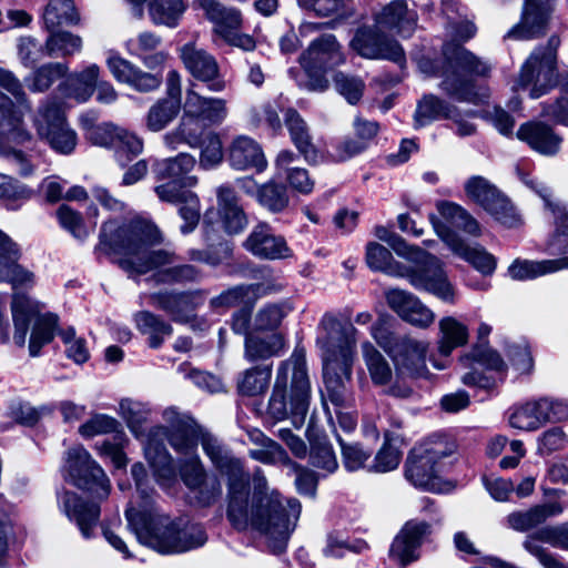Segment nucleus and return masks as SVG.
Segmentation results:
<instances>
[{
    "label": "nucleus",
    "mask_w": 568,
    "mask_h": 568,
    "mask_svg": "<svg viewBox=\"0 0 568 568\" xmlns=\"http://www.w3.org/2000/svg\"><path fill=\"white\" fill-rule=\"evenodd\" d=\"M135 323L143 334L150 336V346L153 348H158L162 344L163 338L172 334L171 325L150 312L136 314Z\"/></svg>",
    "instance_id": "55"
},
{
    "label": "nucleus",
    "mask_w": 568,
    "mask_h": 568,
    "mask_svg": "<svg viewBox=\"0 0 568 568\" xmlns=\"http://www.w3.org/2000/svg\"><path fill=\"white\" fill-rule=\"evenodd\" d=\"M311 382L303 347H295L290 358L277 367L267 412L276 420L291 418L300 428L308 412Z\"/></svg>",
    "instance_id": "6"
},
{
    "label": "nucleus",
    "mask_w": 568,
    "mask_h": 568,
    "mask_svg": "<svg viewBox=\"0 0 568 568\" xmlns=\"http://www.w3.org/2000/svg\"><path fill=\"white\" fill-rule=\"evenodd\" d=\"M38 314L39 312L32 317H36V321L29 341L31 356H38L41 348L53 339L59 322V317L53 313Z\"/></svg>",
    "instance_id": "51"
},
{
    "label": "nucleus",
    "mask_w": 568,
    "mask_h": 568,
    "mask_svg": "<svg viewBox=\"0 0 568 568\" xmlns=\"http://www.w3.org/2000/svg\"><path fill=\"white\" fill-rule=\"evenodd\" d=\"M40 139L47 141L57 152L70 154L77 145V134L68 125L61 104L48 100L42 103L33 118Z\"/></svg>",
    "instance_id": "15"
},
{
    "label": "nucleus",
    "mask_w": 568,
    "mask_h": 568,
    "mask_svg": "<svg viewBox=\"0 0 568 568\" xmlns=\"http://www.w3.org/2000/svg\"><path fill=\"white\" fill-rule=\"evenodd\" d=\"M178 471L195 506L207 508L221 499L223 494L221 479L206 470L202 459L195 458L191 463L178 462Z\"/></svg>",
    "instance_id": "17"
},
{
    "label": "nucleus",
    "mask_w": 568,
    "mask_h": 568,
    "mask_svg": "<svg viewBox=\"0 0 568 568\" xmlns=\"http://www.w3.org/2000/svg\"><path fill=\"white\" fill-rule=\"evenodd\" d=\"M193 8L202 10L205 18L214 24V32L227 44L252 51L254 39L240 33L242 14L236 8L225 7L219 0H194Z\"/></svg>",
    "instance_id": "16"
},
{
    "label": "nucleus",
    "mask_w": 568,
    "mask_h": 568,
    "mask_svg": "<svg viewBox=\"0 0 568 568\" xmlns=\"http://www.w3.org/2000/svg\"><path fill=\"white\" fill-rule=\"evenodd\" d=\"M229 163L237 171L255 170L262 172L267 161L262 146L254 139L240 135L235 138L229 149Z\"/></svg>",
    "instance_id": "32"
},
{
    "label": "nucleus",
    "mask_w": 568,
    "mask_h": 568,
    "mask_svg": "<svg viewBox=\"0 0 568 568\" xmlns=\"http://www.w3.org/2000/svg\"><path fill=\"white\" fill-rule=\"evenodd\" d=\"M417 13L410 11L405 0H394L375 14V27L409 37L415 30Z\"/></svg>",
    "instance_id": "31"
},
{
    "label": "nucleus",
    "mask_w": 568,
    "mask_h": 568,
    "mask_svg": "<svg viewBox=\"0 0 568 568\" xmlns=\"http://www.w3.org/2000/svg\"><path fill=\"white\" fill-rule=\"evenodd\" d=\"M100 74L98 64H90L83 71L70 74L60 85L64 95L78 102H87L93 94Z\"/></svg>",
    "instance_id": "41"
},
{
    "label": "nucleus",
    "mask_w": 568,
    "mask_h": 568,
    "mask_svg": "<svg viewBox=\"0 0 568 568\" xmlns=\"http://www.w3.org/2000/svg\"><path fill=\"white\" fill-rule=\"evenodd\" d=\"M49 57H67L80 52L82 39L67 31L51 32L47 39Z\"/></svg>",
    "instance_id": "61"
},
{
    "label": "nucleus",
    "mask_w": 568,
    "mask_h": 568,
    "mask_svg": "<svg viewBox=\"0 0 568 568\" xmlns=\"http://www.w3.org/2000/svg\"><path fill=\"white\" fill-rule=\"evenodd\" d=\"M440 338L438 351L443 356H449L453 349L463 346L468 341V328L453 316L443 317L439 321Z\"/></svg>",
    "instance_id": "47"
},
{
    "label": "nucleus",
    "mask_w": 568,
    "mask_h": 568,
    "mask_svg": "<svg viewBox=\"0 0 568 568\" xmlns=\"http://www.w3.org/2000/svg\"><path fill=\"white\" fill-rule=\"evenodd\" d=\"M428 343L402 336L387 353L393 359L397 374L422 376L426 369Z\"/></svg>",
    "instance_id": "26"
},
{
    "label": "nucleus",
    "mask_w": 568,
    "mask_h": 568,
    "mask_svg": "<svg viewBox=\"0 0 568 568\" xmlns=\"http://www.w3.org/2000/svg\"><path fill=\"white\" fill-rule=\"evenodd\" d=\"M179 52L184 68L194 79L205 83L210 91L224 90L225 82L220 77V67L213 54L194 42L183 44Z\"/></svg>",
    "instance_id": "19"
},
{
    "label": "nucleus",
    "mask_w": 568,
    "mask_h": 568,
    "mask_svg": "<svg viewBox=\"0 0 568 568\" xmlns=\"http://www.w3.org/2000/svg\"><path fill=\"white\" fill-rule=\"evenodd\" d=\"M298 61L310 77L308 89L323 92L328 88L326 73L344 64L346 57L336 37L327 33L312 40Z\"/></svg>",
    "instance_id": "11"
},
{
    "label": "nucleus",
    "mask_w": 568,
    "mask_h": 568,
    "mask_svg": "<svg viewBox=\"0 0 568 568\" xmlns=\"http://www.w3.org/2000/svg\"><path fill=\"white\" fill-rule=\"evenodd\" d=\"M105 63L118 82L125 83L139 92L155 91L162 83L161 74L143 71L114 50L108 51Z\"/></svg>",
    "instance_id": "21"
},
{
    "label": "nucleus",
    "mask_w": 568,
    "mask_h": 568,
    "mask_svg": "<svg viewBox=\"0 0 568 568\" xmlns=\"http://www.w3.org/2000/svg\"><path fill=\"white\" fill-rule=\"evenodd\" d=\"M521 181L544 200L545 206L554 214L556 232L549 242L551 251L568 246V212L565 207L551 200L550 190L542 183L535 181L528 174H521Z\"/></svg>",
    "instance_id": "33"
},
{
    "label": "nucleus",
    "mask_w": 568,
    "mask_h": 568,
    "mask_svg": "<svg viewBox=\"0 0 568 568\" xmlns=\"http://www.w3.org/2000/svg\"><path fill=\"white\" fill-rule=\"evenodd\" d=\"M471 361H474L481 367H486L487 369L497 373L499 377L495 378L494 376L484 374L483 372H479L478 368L474 367L470 372L466 373L462 377V381L465 385L478 386L484 389H491L498 383L504 381V376L507 371V365L496 351L474 349L470 355H466L460 358V362L465 366H468Z\"/></svg>",
    "instance_id": "25"
},
{
    "label": "nucleus",
    "mask_w": 568,
    "mask_h": 568,
    "mask_svg": "<svg viewBox=\"0 0 568 568\" xmlns=\"http://www.w3.org/2000/svg\"><path fill=\"white\" fill-rule=\"evenodd\" d=\"M196 160L189 153H180L176 156L158 160L153 165L154 178L158 181H175L181 186H195L197 178L190 175Z\"/></svg>",
    "instance_id": "37"
},
{
    "label": "nucleus",
    "mask_w": 568,
    "mask_h": 568,
    "mask_svg": "<svg viewBox=\"0 0 568 568\" xmlns=\"http://www.w3.org/2000/svg\"><path fill=\"white\" fill-rule=\"evenodd\" d=\"M62 471L65 480L78 488L94 494L99 499L108 498L110 480L82 445H74L65 450Z\"/></svg>",
    "instance_id": "13"
},
{
    "label": "nucleus",
    "mask_w": 568,
    "mask_h": 568,
    "mask_svg": "<svg viewBox=\"0 0 568 568\" xmlns=\"http://www.w3.org/2000/svg\"><path fill=\"white\" fill-rule=\"evenodd\" d=\"M464 191L467 199L483 207L503 225L515 227L520 223V216L509 199L486 178L480 175L469 178L464 184Z\"/></svg>",
    "instance_id": "14"
},
{
    "label": "nucleus",
    "mask_w": 568,
    "mask_h": 568,
    "mask_svg": "<svg viewBox=\"0 0 568 568\" xmlns=\"http://www.w3.org/2000/svg\"><path fill=\"white\" fill-rule=\"evenodd\" d=\"M20 258H13L3 265L0 273V282L10 283L13 288L11 313L14 324L13 341L18 346H24L32 317L40 312L41 304L29 295L20 293L19 288H31L36 284L34 274L18 263Z\"/></svg>",
    "instance_id": "10"
},
{
    "label": "nucleus",
    "mask_w": 568,
    "mask_h": 568,
    "mask_svg": "<svg viewBox=\"0 0 568 568\" xmlns=\"http://www.w3.org/2000/svg\"><path fill=\"white\" fill-rule=\"evenodd\" d=\"M203 235L207 247L205 250H189L187 256L191 261L215 266L231 255L232 248L230 244L217 234L214 225H204Z\"/></svg>",
    "instance_id": "39"
},
{
    "label": "nucleus",
    "mask_w": 568,
    "mask_h": 568,
    "mask_svg": "<svg viewBox=\"0 0 568 568\" xmlns=\"http://www.w3.org/2000/svg\"><path fill=\"white\" fill-rule=\"evenodd\" d=\"M271 377L272 365H258L248 368L239 379V392L246 396L260 395L267 389Z\"/></svg>",
    "instance_id": "54"
},
{
    "label": "nucleus",
    "mask_w": 568,
    "mask_h": 568,
    "mask_svg": "<svg viewBox=\"0 0 568 568\" xmlns=\"http://www.w3.org/2000/svg\"><path fill=\"white\" fill-rule=\"evenodd\" d=\"M151 303L168 312L174 321L186 322L190 314L202 302V295L197 291L173 292L165 291L151 295Z\"/></svg>",
    "instance_id": "36"
},
{
    "label": "nucleus",
    "mask_w": 568,
    "mask_h": 568,
    "mask_svg": "<svg viewBox=\"0 0 568 568\" xmlns=\"http://www.w3.org/2000/svg\"><path fill=\"white\" fill-rule=\"evenodd\" d=\"M382 31L376 27L359 28L351 41L352 49L366 59H386L403 63L405 54L402 47Z\"/></svg>",
    "instance_id": "20"
},
{
    "label": "nucleus",
    "mask_w": 568,
    "mask_h": 568,
    "mask_svg": "<svg viewBox=\"0 0 568 568\" xmlns=\"http://www.w3.org/2000/svg\"><path fill=\"white\" fill-rule=\"evenodd\" d=\"M430 532V525L424 520L407 521L394 538L389 557L403 567L417 560L419 547Z\"/></svg>",
    "instance_id": "27"
},
{
    "label": "nucleus",
    "mask_w": 568,
    "mask_h": 568,
    "mask_svg": "<svg viewBox=\"0 0 568 568\" xmlns=\"http://www.w3.org/2000/svg\"><path fill=\"white\" fill-rule=\"evenodd\" d=\"M60 505L64 514L74 520L84 538H91L92 529L100 518V506L85 503L75 493L64 491L60 496Z\"/></svg>",
    "instance_id": "34"
},
{
    "label": "nucleus",
    "mask_w": 568,
    "mask_h": 568,
    "mask_svg": "<svg viewBox=\"0 0 568 568\" xmlns=\"http://www.w3.org/2000/svg\"><path fill=\"white\" fill-rule=\"evenodd\" d=\"M567 268V256L544 261L516 260L509 266L508 273L514 280L526 281Z\"/></svg>",
    "instance_id": "42"
},
{
    "label": "nucleus",
    "mask_w": 568,
    "mask_h": 568,
    "mask_svg": "<svg viewBox=\"0 0 568 568\" xmlns=\"http://www.w3.org/2000/svg\"><path fill=\"white\" fill-rule=\"evenodd\" d=\"M131 473L142 503L138 508H126L125 517L128 526L142 545L170 555L185 552L205 544L207 537L202 526L189 525L182 528L179 523L154 507L148 489L144 488L145 469L142 464H134Z\"/></svg>",
    "instance_id": "4"
},
{
    "label": "nucleus",
    "mask_w": 568,
    "mask_h": 568,
    "mask_svg": "<svg viewBox=\"0 0 568 568\" xmlns=\"http://www.w3.org/2000/svg\"><path fill=\"white\" fill-rule=\"evenodd\" d=\"M437 235L453 251L454 254L468 262L484 275H490L496 267L495 257L479 245L470 246L455 231L446 225L433 221Z\"/></svg>",
    "instance_id": "24"
},
{
    "label": "nucleus",
    "mask_w": 568,
    "mask_h": 568,
    "mask_svg": "<svg viewBox=\"0 0 568 568\" xmlns=\"http://www.w3.org/2000/svg\"><path fill=\"white\" fill-rule=\"evenodd\" d=\"M180 103L170 99H160L146 115V126L153 132L163 130L179 113Z\"/></svg>",
    "instance_id": "56"
},
{
    "label": "nucleus",
    "mask_w": 568,
    "mask_h": 568,
    "mask_svg": "<svg viewBox=\"0 0 568 568\" xmlns=\"http://www.w3.org/2000/svg\"><path fill=\"white\" fill-rule=\"evenodd\" d=\"M257 202L267 211L280 213L288 206L290 197L284 185L270 181L260 186Z\"/></svg>",
    "instance_id": "57"
},
{
    "label": "nucleus",
    "mask_w": 568,
    "mask_h": 568,
    "mask_svg": "<svg viewBox=\"0 0 568 568\" xmlns=\"http://www.w3.org/2000/svg\"><path fill=\"white\" fill-rule=\"evenodd\" d=\"M375 235L383 242H386L398 255L408 261H419L427 257V253L417 246L408 245L400 236L389 231L385 226H376Z\"/></svg>",
    "instance_id": "62"
},
{
    "label": "nucleus",
    "mask_w": 568,
    "mask_h": 568,
    "mask_svg": "<svg viewBox=\"0 0 568 568\" xmlns=\"http://www.w3.org/2000/svg\"><path fill=\"white\" fill-rule=\"evenodd\" d=\"M568 505L560 501L545 503L526 510L510 513L506 517L507 526L519 532H526L546 523L549 518L559 516Z\"/></svg>",
    "instance_id": "35"
},
{
    "label": "nucleus",
    "mask_w": 568,
    "mask_h": 568,
    "mask_svg": "<svg viewBox=\"0 0 568 568\" xmlns=\"http://www.w3.org/2000/svg\"><path fill=\"white\" fill-rule=\"evenodd\" d=\"M362 354L375 385H386L392 381L393 371L384 355L368 341L362 344Z\"/></svg>",
    "instance_id": "52"
},
{
    "label": "nucleus",
    "mask_w": 568,
    "mask_h": 568,
    "mask_svg": "<svg viewBox=\"0 0 568 568\" xmlns=\"http://www.w3.org/2000/svg\"><path fill=\"white\" fill-rule=\"evenodd\" d=\"M149 16L156 26L175 28L186 10L183 0H150Z\"/></svg>",
    "instance_id": "50"
},
{
    "label": "nucleus",
    "mask_w": 568,
    "mask_h": 568,
    "mask_svg": "<svg viewBox=\"0 0 568 568\" xmlns=\"http://www.w3.org/2000/svg\"><path fill=\"white\" fill-rule=\"evenodd\" d=\"M18 57L24 67H33L49 57L47 42L43 44L36 38L26 36L18 39Z\"/></svg>",
    "instance_id": "64"
},
{
    "label": "nucleus",
    "mask_w": 568,
    "mask_h": 568,
    "mask_svg": "<svg viewBox=\"0 0 568 568\" xmlns=\"http://www.w3.org/2000/svg\"><path fill=\"white\" fill-rule=\"evenodd\" d=\"M516 136L535 152L554 156L561 148L562 138L547 123L528 121L519 126Z\"/></svg>",
    "instance_id": "30"
},
{
    "label": "nucleus",
    "mask_w": 568,
    "mask_h": 568,
    "mask_svg": "<svg viewBox=\"0 0 568 568\" xmlns=\"http://www.w3.org/2000/svg\"><path fill=\"white\" fill-rule=\"evenodd\" d=\"M217 212L227 233L236 234L247 225V217L239 203L234 189L229 184L216 187Z\"/></svg>",
    "instance_id": "38"
},
{
    "label": "nucleus",
    "mask_w": 568,
    "mask_h": 568,
    "mask_svg": "<svg viewBox=\"0 0 568 568\" xmlns=\"http://www.w3.org/2000/svg\"><path fill=\"white\" fill-rule=\"evenodd\" d=\"M30 110L31 105L20 81L11 71L0 68V114L4 115L0 130L11 134L17 144H24L32 139L23 121Z\"/></svg>",
    "instance_id": "12"
},
{
    "label": "nucleus",
    "mask_w": 568,
    "mask_h": 568,
    "mask_svg": "<svg viewBox=\"0 0 568 568\" xmlns=\"http://www.w3.org/2000/svg\"><path fill=\"white\" fill-rule=\"evenodd\" d=\"M253 501L250 503V475L247 471L227 479L226 517L237 530L250 525L268 538V547L275 554L285 550L291 532L301 514V503L288 499L268 486L265 476L256 470L253 476Z\"/></svg>",
    "instance_id": "2"
},
{
    "label": "nucleus",
    "mask_w": 568,
    "mask_h": 568,
    "mask_svg": "<svg viewBox=\"0 0 568 568\" xmlns=\"http://www.w3.org/2000/svg\"><path fill=\"white\" fill-rule=\"evenodd\" d=\"M366 262L374 271L389 276L407 277L416 290L432 293L444 302L455 301V288L443 268V263L434 255L427 253V257L412 261L414 266H406L395 261L385 246L371 242L366 247Z\"/></svg>",
    "instance_id": "7"
},
{
    "label": "nucleus",
    "mask_w": 568,
    "mask_h": 568,
    "mask_svg": "<svg viewBox=\"0 0 568 568\" xmlns=\"http://www.w3.org/2000/svg\"><path fill=\"white\" fill-rule=\"evenodd\" d=\"M454 106L434 94H425L414 113V128L419 129L442 118L452 116Z\"/></svg>",
    "instance_id": "48"
},
{
    "label": "nucleus",
    "mask_w": 568,
    "mask_h": 568,
    "mask_svg": "<svg viewBox=\"0 0 568 568\" xmlns=\"http://www.w3.org/2000/svg\"><path fill=\"white\" fill-rule=\"evenodd\" d=\"M67 71L68 67L60 62L43 64L27 79L28 88L33 92H44Z\"/></svg>",
    "instance_id": "59"
},
{
    "label": "nucleus",
    "mask_w": 568,
    "mask_h": 568,
    "mask_svg": "<svg viewBox=\"0 0 568 568\" xmlns=\"http://www.w3.org/2000/svg\"><path fill=\"white\" fill-rule=\"evenodd\" d=\"M437 210L443 219L466 234L475 237L481 235L479 222L459 204L442 201L437 203Z\"/></svg>",
    "instance_id": "49"
},
{
    "label": "nucleus",
    "mask_w": 568,
    "mask_h": 568,
    "mask_svg": "<svg viewBox=\"0 0 568 568\" xmlns=\"http://www.w3.org/2000/svg\"><path fill=\"white\" fill-rule=\"evenodd\" d=\"M542 544L568 550V521L556 526L541 527L526 536L523 541V548L535 557L542 568H567L566 565Z\"/></svg>",
    "instance_id": "18"
},
{
    "label": "nucleus",
    "mask_w": 568,
    "mask_h": 568,
    "mask_svg": "<svg viewBox=\"0 0 568 568\" xmlns=\"http://www.w3.org/2000/svg\"><path fill=\"white\" fill-rule=\"evenodd\" d=\"M201 122L195 119H190L183 114L182 121L178 129L165 135V142L172 149L180 142H184L191 148H197L202 145V129Z\"/></svg>",
    "instance_id": "58"
},
{
    "label": "nucleus",
    "mask_w": 568,
    "mask_h": 568,
    "mask_svg": "<svg viewBox=\"0 0 568 568\" xmlns=\"http://www.w3.org/2000/svg\"><path fill=\"white\" fill-rule=\"evenodd\" d=\"M456 444L448 436L443 434H432L418 443L412 450L417 453V457L430 459L439 468H443V459L450 456L456 450Z\"/></svg>",
    "instance_id": "46"
},
{
    "label": "nucleus",
    "mask_w": 568,
    "mask_h": 568,
    "mask_svg": "<svg viewBox=\"0 0 568 568\" xmlns=\"http://www.w3.org/2000/svg\"><path fill=\"white\" fill-rule=\"evenodd\" d=\"M285 125L290 132L291 140L300 153L307 160L316 159V150L308 132V126L295 109H286L284 112Z\"/></svg>",
    "instance_id": "44"
},
{
    "label": "nucleus",
    "mask_w": 568,
    "mask_h": 568,
    "mask_svg": "<svg viewBox=\"0 0 568 568\" xmlns=\"http://www.w3.org/2000/svg\"><path fill=\"white\" fill-rule=\"evenodd\" d=\"M388 306L405 322L426 328L435 321V314L414 294L403 290H389L386 293Z\"/></svg>",
    "instance_id": "28"
},
{
    "label": "nucleus",
    "mask_w": 568,
    "mask_h": 568,
    "mask_svg": "<svg viewBox=\"0 0 568 568\" xmlns=\"http://www.w3.org/2000/svg\"><path fill=\"white\" fill-rule=\"evenodd\" d=\"M560 39L551 36L545 47L536 48L528 57L514 89L528 90L531 99L547 94L557 83V50Z\"/></svg>",
    "instance_id": "9"
},
{
    "label": "nucleus",
    "mask_w": 568,
    "mask_h": 568,
    "mask_svg": "<svg viewBox=\"0 0 568 568\" xmlns=\"http://www.w3.org/2000/svg\"><path fill=\"white\" fill-rule=\"evenodd\" d=\"M444 55L450 70L442 82V89L460 102H483L488 97L487 89L476 85L473 77H488L490 63L460 45H445Z\"/></svg>",
    "instance_id": "8"
},
{
    "label": "nucleus",
    "mask_w": 568,
    "mask_h": 568,
    "mask_svg": "<svg viewBox=\"0 0 568 568\" xmlns=\"http://www.w3.org/2000/svg\"><path fill=\"white\" fill-rule=\"evenodd\" d=\"M43 21L48 30H53L61 24L77 23L79 14L72 0H49Z\"/></svg>",
    "instance_id": "53"
},
{
    "label": "nucleus",
    "mask_w": 568,
    "mask_h": 568,
    "mask_svg": "<svg viewBox=\"0 0 568 568\" xmlns=\"http://www.w3.org/2000/svg\"><path fill=\"white\" fill-rule=\"evenodd\" d=\"M57 217L61 227L80 241L85 240L95 227V222L87 226L81 214L65 204L57 210Z\"/></svg>",
    "instance_id": "60"
},
{
    "label": "nucleus",
    "mask_w": 568,
    "mask_h": 568,
    "mask_svg": "<svg viewBox=\"0 0 568 568\" xmlns=\"http://www.w3.org/2000/svg\"><path fill=\"white\" fill-rule=\"evenodd\" d=\"M243 246L252 255L266 261L290 258L293 255L284 236L276 234L267 223L255 225Z\"/></svg>",
    "instance_id": "22"
},
{
    "label": "nucleus",
    "mask_w": 568,
    "mask_h": 568,
    "mask_svg": "<svg viewBox=\"0 0 568 568\" xmlns=\"http://www.w3.org/2000/svg\"><path fill=\"white\" fill-rule=\"evenodd\" d=\"M442 468L430 459L417 457V453L410 450L405 463V477L415 487L433 489L439 477Z\"/></svg>",
    "instance_id": "40"
},
{
    "label": "nucleus",
    "mask_w": 568,
    "mask_h": 568,
    "mask_svg": "<svg viewBox=\"0 0 568 568\" xmlns=\"http://www.w3.org/2000/svg\"><path fill=\"white\" fill-rule=\"evenodd\" d=\"M169 427L155 426L148 433L144 454L154 476L161 486H169L175 478L172 457L163 444L154 442L156 437H166L171 448L178 454L180 463L201 459L199 444L211 464L227 479L245 471L242 462L207 428L192 416L166 408L163 413Z\"/></svg>",
    "instance_id": "1"
},
{
    "label": "nucleus",
    "mask_w": 568,
    "mask_h": 568,
    "mask_svg": "<svg viewBox=\"0 0 568 568\" xmlns=\"http://www.w3.org/2000/svg\"><path fill=\"white\" fill-rule=\"evenodd\" d=\"M545 408H547V405L541 403V398L528 402L514 409L509 416V424L520 430H536L547 423Z\"/></svg>",
    "instance_id": "45"
},
{
    "label": "nucleus",
    "mask_w": 568,
    "mask_h": 568,
    "mask_svg": "<svg viewBox=\"0 0 568 568\" xmlns=\"http://www.w3.org/2000/svg\"><path fill=\"white\" fill-rule=\"evenodd\" d=\"M310 459L314 467L321 468L328 474L335 471L338 467L333 447L325 437L311 442Z\"/></svg>",
    "instance_id": "63"
},
{
    "label": "nucleus",
    "mask_w": 568,
    "mask_h": 568,
    "mask_svg": "<svg viewBox=\"0 0 568 568\" xmlns=\"http://www.w3.org/2000/svg\"><path fill=\"white\" fill-rule=\"evenodd\" d=\"M357 344L354 325L341 323L326 313L317 327L316 345L322 351L323 377L329 400L342 406L345 400V382L352 376L353 359Z\"/></svg>",
    "instance_id": "5"
},
{
    "label": "nucleus",
    "mask_w": 568,
    "mask_h": 568,
    "mask_svg": "<svg viewBox=\"0 0 568 568\" xmlns=\"http://www.w3.org/2000/svg\"><path fill=\"white\" fill-rule=\"evenodd\" d=\"M284 347V337L278 333L264 337L248 334L244 343V357L248 362L264 361L273 356H278Z\"/></svg>",
    "instance_id": "43"
},
{
    "label": "nucleus",
    "mask_w": 568,
    "mask_h": 568,
    "mask_svg": "<svg viewBox=\"0 0 568 568\" xmlns=\"http://www.w3.org/2000/svg\"><path fill=\"white\" fill-rule=\"evenodd\" d=\"M557 0H525L521 22L511 28L505 38L531 39L544 33Z\"/></svg>",
    "instance_id": "29"
},
{
    "label": "nucleus",
    "mask_w": 568,
    "mask_h": 568,
    "mask_svg": "<svg viewBox=\"0 0 568 568\" xmlns=\"http://www.w3.org/2000/svg\"><path fill=\"white\" fill-rule=\"evenodd\" d=\"M159 229L145 220H133L129 224L115 227L114 222L102 225L99 251L121 256L119 264L130 275H142L156 271L154 280L161 284L196 282L201 272L194 265L180 264L176 255L166 250H150L161 243Z\"/></svg>",
    "instance_id": "3"
},
{
    "label": "nucleus",
    "mask_w": 568,
    "mask_h": 568,
    "mask_svg": "<svg viewBox=\"0 0 568 568\" xmlns=\"http://www.w3.org/2000/svg\"><path fill=\"white\" fill-rule=\"evenodd\" d=\"M195 83H190L185 91L182 105L184 115L195 119L205 126L220 125L227 116L226 100L216 97H204L195 90Z\"/></svg>",
    "instance_id": "23"
}]
</instances>
